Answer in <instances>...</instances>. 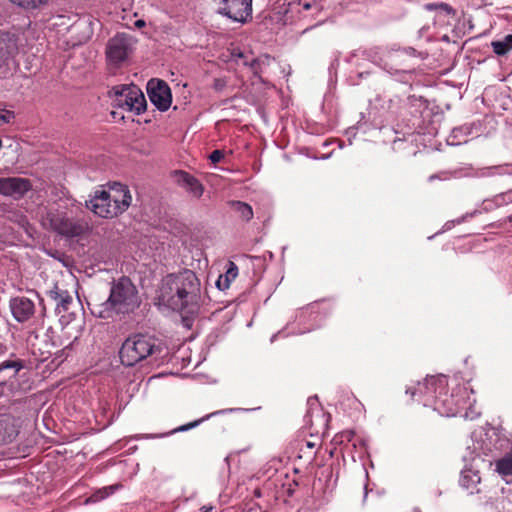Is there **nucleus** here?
I'll return each instance as SVG.
<instances>
[{
  "mask_svg": "<svg viewBox=\"0 0 512 512\" xmlns=\"http://www.w3.org/2000/svg\"><path fill=\"white\" fill-rule=\"evenodd\" d=\"M445 387L446 376H430L418 381L415 387L407 388V394L412 397L425 396L424 406L433 407V410L446 417L459 415L466 406L474 403L472 391L468 392L466 386L458 388L450 395L442 392Z\"/></svg>",
  "mask_w": 512,
  "mask_h": 512,
  "instance_id": "1",
  "label": "nucleus"
},
{
  "mask_svg": "<svg viewBox=\"0 0 512 512\" xmlns=\"http://www.w3.org/2000/svg\"><path fill=\"white\" fill-rule=\"evenodd\" d=\"M141 300L136 286L128 277L113 281L107 298L94 295L88 301V306L94 316L103 319L115 315L129 314L140 306Z\"/></svg>",
  "mask_w": 512,
  "mask_h": 512,
  "instance_id": "2",
  "label": "nucleus"
},
{
  "mask_svg": "<svg viewBox=\"0 0 512 512\" xmlns=\"http://www.w3.org/2000/svg\"><path fill=\"white\" fill-rule=\"evenodd\" d=\"M200 297V281L191 270L166 276L161 283L158 294L160 305L174 311H181L197 305Z\"/></svg>",
  "mask_w": 512,
  "mask_h": 512,
  "instance_id": "3",
  "label": "nucleus"
},
{
  "mask_svg": "<svg viewBox=\"0 0 512 512\" xmlns=\"http://www.w3.org/2000/svg\"><path fill=\"white\" fill-rule=\"evenodd\" d=\"M129 190L118 184L112 191L97 190L86 201V207L102 218H112L128 209L131 204Z\"/></svg>",
  "mask_w": 512,
  "mask_h": 512,
  "instance_id": "4",
  "label": "nucleus"
},
{
  "mask_svg": "<svg viewBox=\"0 0 512 512\" xmlns=\"http://www.w3.org/2000/svg\"><path fill=\"white\" fill-rule=\"evenodd\" d=\"M109 93L114 97L113 105L115 107L134 112L137 115L146 109L145 96L141 89L134 84L114 86Z\"/></svg>",
  "mask_w": 512,
  "mask_h": 512,
  "instance_id": "5",
  "label": "nucleus"
},
{
  "mask_svg": "<svg viewBox=\"0 0 512 512\" xmlns=\"http://www.w3.org/2000/svg\"><path fill=\"white\" fill-rule=\"evenodd\" d=\"M42 226L65 237H77L84 233L85 226L57 210H48L42 216Z\"/></svg>",
  "mask_w": 512,
  "mask_h": 512,
  "instance_id": "6",
  "label": "nucleus"
},
{
  "mask_svg": "<svg viewBox=\"0 0 512 512\" xmlns=\"http://www.w3.org/2000/svg\"><path fill=\"white\" fill-rule=\"evenodd\" d=\"M164 349L168 347L162 339L146 333H135L125 339L119 352H160Z\"/></svg>",
  "mask_w": 512,
  "mask_h": 512,
  "instance_id": "7",
  "label": "nucleus"
},
{
  "mask_svg": "<svg viewBox=\"0 0 512 512\" xmlns=\"http://www.w3.org/2000/svg\"><path fill=\"white\" fill-rule=\"evenodd\" d=\"M132 50V39L124 33L116 34L109 39L106 45V58L108 65L118 68L128 58Z\"/></svg>",
  "mask_w": 512,
  "mask_h": 512,
  "instance_id": "8",
  "label": "nucleus"
},
{
  "mask_svg": "<svg viewBox=\"0 0 512 512\" xmlns=\"http://www.w3.org/2000/svg\"><path fill=\"white\" fill-rule=\"evenodd\" d=\"M150 101L161 111H166L172 101L171 90L162 80H150L147 84Z\"/></svg>",
  "mask_w": 512,
  "mask_h": 512,
  "instance_id": "9",
  "label": "nucleus"
},
{
  "mask_svg": "<svg viewBox=\"0 0 512 512\" xmlns=\"http://www.w3.org/2000/svg\"><path fill=\"white\" fill-rule=\"evenodd\" d=\"M32 184L29 179L20 177L0 178V194L20 198L29 190Z\"/></svg>",
  "mask_w": 512,
  "mask_h": 512,
  "instance_id": "10",
  "label": "nucleus"
},
{
  "mask_svg": "<svg viewBox=\"0 0 512 512\" xmlns=\"http://www.w3.org/2000/svg\"><path fill=\"white\" fill-rule=\"evenodd\" d=\"M172 177L178 186L184 188L194 197L200 198L202 196L203 185L194 176L182 170H175L172 172Z\"/></svg>",
  "mask_w": 512,
  "mask_h": 512,
  "instance_id": "11",
  "label": "nucleus"
},
{
  "mask_svg": "<svg viewBox=\"0 0 512 512\" xmlns=\"http://www.w3.org/2000/svg\"><path fill=\"white\" fill-rule=\"evenodd\" d=\"M10 309L18 322L28 321L35 313L33 301L26 297H15L10 300Z\"/></svg>",
  "mask_w": 512,
  "mask_h": 512,
  "instance_id": "12",
  "label": "nucleus"
},
{
  "mask_svg": "<svg viewBox=\"0 0 512 512\" xmlns=\"http://www.w3.org/2000/svg\"><path fill=\"white\" fill-rule=\"evenodd\" d=\"M18 430H16V421L8 414L0 415V445H6L11 442Z\"/></svg>",
  "mask_w": 512,
  "mask_h": 512,
  "instance_id": "13",
  "label": "nucleus"
},
{
  "mask_svg": "<svg viewBox=\"0 0 512 512\" xmlns=\"http://www.w3.org/2000/svg\"><path fill=\"white\" fill-rule=\"evenodd\" d=\"M16 40L6 34L0 33V67L7 64L8 60L17 53Z\"/></svg>",
  "mask_w": 512,
  "mask_h": 512,
  "instance_id": "14",
  "label": "nucleus"
},
{
  "mask_svg": "<svg viewBox=\"0 0 512 512\" xmlns=\"http://www.w3.org/2000/svg\"><path fill=\"white\" fill-rule=\"evenodd\" d=\"M63 334V331L59 334L50 328L42 335L41 341L45 343V347L61 348V352H63L70 346V343L64 341Z\"/></svg>",
  "mask_w": 512,
  "mask_h": 512,
  "instance_id": "15",
  "label": "nucleus"
},
{
  "mask_svg": "<svg viewBox=\"0 0 512 512\" xmlns=\"http://www.w3.org/2000/svg\"><path fill=\"white\" fill-rule=\"evenodd\" d=\"M234 411H235V409H233V408H230V409H219V410H217L215 412H211L210 414H207V415L201 417L199 420H195V421H192V422H190L188 424L181 425L178 428L173 429V431L169 432L168 434H162V436H160V437H164V436H167V435H173V434H176L178 432L189 431V430H191L193 428L198 427L199 425H201L202 422L212 418L213 416L225 415L227 413H232Z\"/></svg>",
  "mask_w": 512,
  "mask_h": 512,
  "instance_id": "16",
  "label": "nucleus"
},
{
  "mask_svg": "<svg viewBox=\"0 0 512 512\" xmlns=\"http://www.w3.org/2000/svg\"><path fill=\"white\" fill-rule=\"evenodd\" d=\"M21 368L22 364L18 360H11L0 364V384H3L7 379L14 378Z\"/></svg>",
  "mask_w": 512,
  "mask_h": 512,
  "instance_id": "17",
  "label": "nucleus"
},
{
  "mask_svg": "<svg viewBox=\"0 0 512 512\" xmlns=\"http://www.w3.org/2000/svg\"><path fill=\"white\" fill-rule=\"evenodd\" d=\"M229 205L242 220L250 221L253 218V209L249 204L242 201H230Z\"/></svg>",
  "mask_w": 512,
  "mask_h": 512,
  "instance_id": "18",
  "label": "nucleus"
},
{
  "mask_svg": "<svg viewBox=\"0 0 512 512\" xmlns=\"http://www.w3.org/2000/svg\"><path fill=\"white\" fill-rule=\"evenodd\" d=\"M480 482V477L478 473L473 470H464L462 471V476H460V485L462 487L472 490L476 485Z\"/></svg>",
  "mask_w": 512,
  "mask_h": 512,
  "instance_id": "19",
  "label": "nucleus"
},
{
  "mask_svg": "<svg viewBox=\"0 0 512 512\" xmlns=\"http://www.w3.org/2000/svg\"><path fill=\"white\" fill-rule=\"evenodd\" d=\"M12 4L30 11L46 6L50 0H9Z\"/></svg>",
  "mask_w": 512,
  "mask_h": 512,
  "instance_id": "20",
  "label": "nucleus"
},
{
  "mask_svg": "<svg viewBox=\"0 0 512 512\" xmlns=\"http://www.w3.org/2000/svg\"><path fill=\"white\" fill-rule=\"evenodd\" d=\"M231 264L233 267L228 269L224 276L221 275L216 282L217 287L221 290L229 288L230 282L237 276V267L233 263Z\"/></svg>",
  "mask_w": 512,
  "mask_h": 512,
  "instance_id": "21",
  "label": "nucleus"
},
{
  "mask_svg": "<svg viewBox=\"0 0 512 512\" xmlns=\"http://www.w3.org/2000/svg\"><path fill=\"white\" fill-rule=\"evenodd\" d=\"M491 45L496 54L504 55L512 49V35H507L502 41H494Z\"/></svg>",
  "mask_w": 512,
  "mask_h": 512,
  "instance_id": "22",
  "label": "nucleus"
},
{
  "mask_svg": "<svg viewBox=\"0 0 512 512\" xmlns=\"http://www.w3.org/2000/svg\"><path fill=\"white\" fill-rule=\"evenodd\" d=\"M496 471H498L500 475H512V456H507L496 461Z\"/></svg>",
  "mask_w": 512,
  "mask_h": 512,
  "instance_id": "23",
  "label": "nucleus"
},
{
  "mask_svg": "<svg viewBox=\"0 0 512 512\" xmlns=\"http://www.w3.org/2000/svg\"><path fill=\"white\" fill-rule=\"evenodd\" d=\"M119 488H121L120 484H115V485H111L108 487H104L101 490L97 491V493L93 494V496H91V498H89V501H91V502L101 501V500L107 498L109 495L113 494Z\"/></svg>",
  "mask_w": 512,
  "mask_h": 512,
  "instance_id": "24",
  "label": "nucleus"
},
{
  "mask_svg": "<svg viewBox=\"0 0 512 512\" xmlns=\"http://www.w3.org/2000/svg\"><path fill=\"white\" fill-rule=\"evenodd\" d=\"M147 356H149V354H118V358H120V363H122V365H124L125 367H131L135 363L144 360L145 357Z\"/></svg>",
  "mask_w": 512,
  "mask_h": 512,
  "instance_id": "25",
  "label": "nucleus"
},
{
  "mask_svg": "<svg viewBox=\"0 0 512 512\" xmlns=\"http://www.w3.org/2000/svg\"><path fill=\"white\" fill-rule=\"evenodd\" d=\"M232 55L235 57L237 63H239V60H243V65H249L255 74L258 73L259 61L257 59L252 58L250 61L246 60V56L240 51L237 53L233 52Z\"/></svg>",
  "mask_w": 512,
  "mask_h": 512,
  "instance_id": "26",
  "label": "nucleus"
},
{
  "mask_svg": "<svg viewBox=\"0 0 512 512\" xmlns=\"http://www.w3.org/2000/svg\"><path fill=\"white\" fill-rule=\"evenodd\" d=\"M39 340V335L31 332L26 338L27 343V349L31 350V352H35L36 350L38 352H42L43 347L41 345H38L36 342Z\"/></svg>",
  "mask_w": 512,
  "mask_h": 512,
  "instance_id": "27",
  "label": "nucleus"
},
{
  "mask_svg": "<svg viewBox=\"0 0 512 512\" xmlns=\"http://www.w3.org/2000/svg\"><path fill=\"white\" fill-rule=\"evenodd\" d=\"M14 117V113L8 110H0V125L3 123H9Z\"/></svg>",
  "mask_w": 512,
  "mask_h": 512,
  "instance_id": "28",
  "label": "nucleus"
},
{
  "mask_svg": "<svg viewBox=\"0 0 512 512\" xmlns=\"http://www.w3.org/2000/svg\"><path fill=\"white\" fill-rule=\"evenodd\" d=\"M224 158V152L222 150H214L210 156L209 159L212 163H218Z\"/></svg>",
  "mask_w": 512,
  "mask_h": 512,
  "instance_id": "29",
  "label": "nucleus"
},
{
  "mask_svg": "<svg viewBox=\"0 0 512 512\" xmlns=\"http://www.w3.org/2000/svg\"><path fill=\"white\" fill-rule=\"evenodd\" d=\"M72 302V297L70 295L61 296L60 304L64 310L68 309V304Z\"/></svg>",
  "mask_w": 512,
  "mask_h": 512,
  "instance_id": "30",
  "label": "nucleus"
},
{
  "mask_svg": "<svg viewBox=\"0 0 512 512\" xmlns=\"http://www.w3.org/2000/svg\"><path fill=\"white\" fill-rule=\"evenodd\" d=\"M439 9L443 10L447 14L455 15V10L447 3H439Z\"/></svg>",
  "mask_w": 512,
  "mask_h": 512,
  "instance_id": "31",
  "label": "nucleus"
},
{
  "mask_svg": "<svg viewBox=\"0 0 512 512\" xmlns=\"http://www.w3.org/2000/svg\"><path fill=\"white\" fill-rule=\"evenodd\" d=\"M351 438H353V432L352 431H346V432L340 434V442H343L344 440L350 442Z\"/></svg>",
  "mask_w": 512,
  "mask_h": 512,
  "instance_id": "32",
  "label": "nucleus"
},
{
  "mask_svg": "<svg viewBox=\"0 0 512 512\" xmlns=\"http://www.w3.org/2000/svg\"><path fill=\"white\" fill-rule=\"evenodd\" d=\"M425 9L428 11L439 9V3H428L425 5Z\"/></svg>",
  "mask_w": 512,
  "mask_h": 512,
  "instance_id": "33",
  "label": "nucleus"
},
{
  "mask_svg": "<svg viewBox=\"0 0 512 512\" xmlns=\"http://www.w3.org/2000/svg\"><path fill=\"white\" fill-rule=\"evenodd\" d=\"M180 362H182V368H186L189 366V356L180 358Z\"/></svg>",
  "mask_w": 512,
  "mask_h": 512,
  "instance_id": "34",
  "label": "nucleus"
},
{
  "mask_svg": "<svg viewBox=\"0 0 512 512\" xmlns=\"http://www.w3.org/2000/svg\"><path fill=\"white\" fill-rule=\"evenodd\" d=\"M157 436L156 435H152V434H144V436L140 437L142 439H154L156 438Z\"/></svg>",
  "mask_w": 512,
  "mask_h": 512,
  "instance_id": "35",
  "label": "nucleus"
},
{
  "mask_svg": "<svg viewBox=\"0 0 512 512\" xmlns=\"http://www.w3.org/2000/svg\"><path fill=\"white\" fill-rule=\"evenodd\" d=\"M135 25L139 28L143 27L145 25V21L144 20H137L135 22Z\"/></svg>",
  "mask_w": 512,
  "mask_h": 512,
  "instance_id": "36",
  "label": "nucleus"
},
{
  "mask_svg": "<svg viewBox=\"0 0 512 512\" xmlns=\"http://www.w3.org/2000/svg\"><path fill=\"white\" fill-rule=\"evenodd\" d=\"M253 494H255V498H259V496L261 495L258 489H256L255 492H253Z\"/></svg>",
  "mask_w": 512,
  "mask_h": 512,
  "instance_id": "37",
  "label": "nucleus"
},
{
  "mask_svg": "<svg viewBox=\"0 0 512 512\" xmlns=\"http://www.w3.org/2000/svg\"><path fill=\"white\" fill-rule=\"evenodd\" d=\"M203 512H212V507L203 508Z\"/></svg>",
  "mask_w": 512,
  "mask_h": 512,
  "instance_id": "38",
  "label": "nucleus"
},
{
  "mask_svg": "<svg viewBox=\"0 0 512 512\" xmlns=\"http://www.w3.org/2000/svg\"><path fill=\"white\" fill-rule=\"evenodd\" d=\"M304 8H305V9H309V8H310V5H309V4H304Z\"/></svg>",
  "mask_w": 512,
  "mask_h": 512,
  "instance_id": "39",
  "label": "nucleus"
},
{
  "mask_svg": "<svg viewBox=\"0 0 512 512\" xmlns=\"http://www.w3.org/2000/svg\"><path fill=\"white\" fill-rule=\"evenodd\" d=\"M308 448H313V444L311 442H308Z\"/></svg>",
  "mask_w": 512,
  "mask_h": 512,
  "instance_id": "40",
  "label": "nucleus"
},
{
  "mask_svg": "<svg viewBox=\"0 0 512 512\" xmlns=\"http://www.w3.org/2000/svg\"><path fill=\"white\" fill-rule=\"evenodd\" d=\"M215 86L218 88L221 87V84H218V81H216Z\"/></svg>",
  "mask_w": 512,
  "mask_h": 512,
  "instance_id": "41",
  "label": "nucleus"
},
{
  "mask_svg": "<svg viewBox=\"0 0 512 512\" xmlns=\"http://www.w3.org/2000/svg\"><path fill=\"white\" fill-rule=\"evenodd\" d=\"M215 86L218 88L221 87V84H218V81H216Z\"/></svg>",
  "mask_w": 512,
  "mask_h": 512,
  "instance_id": "42",
  "label": "nucleus"
},
{
  "mask_svg": "<svg viewBox=\"0 0 512 512\" xmlns=\"http://www.w3.org/2000/svg\"><path fill=\"white\" fill-rule=\"evenodd\" d=\"M198 362H199V363H201V358H200V359H198V361H196V365H199V363H198Z\"/></svg>",
  "mask_w": 512,
  "mask_h": 512,
  "instance_id": "43",
  "label": "nucleus"
},
{
  "mask_svg": "<svg viewBox=\"0 0 512 512\" xmlns=\"http://www.w3.org/2000/svg\"><path fill=\"white\" fill-rule=\"evenodd\" d=\"M510 221H512V216H510Z\"/></svg>",
  "mask_w": 512,
  "mask_h": 512,
  "instance_id": "44",
  "label": "nucleus"
},
{
  "mask_svg": "<svg viewBox=\"0 0 512 512\" xmlns=\"http://www.w3.org/2000/svg\"><path fill=\"white\" fill-rule=\"evenodd\" d=\"M412 512H417V511H412Z\"/></svg>",
  "mask_w": 512,
  "mask_h": 512,
  "instance_id": "45",
  "label": "nucleus"
}]
</instances>
